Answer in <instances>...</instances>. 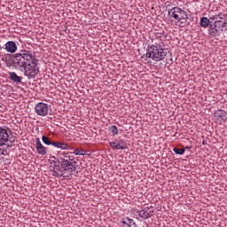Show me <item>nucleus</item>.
Listing matches in <instances>:
<instances>
[{"label":"nucleus","mask_w":227,"mask_h":227,"mask_svg":"<svg viewBox=\"0 0 227 227\" xmlns=\"http://www.w3.org/2000/svg\"><path fill=\"white\" fill-rule=\"evenodd\" d=\"M167 56L166 43L160 39H155L147 48L146 58H150L153 61H163Z\"/></svg>","instance_id":"nucleus-1"},{"label":"nucleus","mask_w":227,"mask_h":227,"mask_svg":"<svg viewBox=\"0 0 227 227\" xmlns=\"http://www.w3.org/2000/svg\"><path fill=\"white\" fill-rule=\"evenodd\" d=\"M121 223L122 224V227H132L136 225V222H134V219L129 218V216H126L121 220Z\"/></svg>","instance_id":"nucleus-14"},{"label":"nucleus","mask_w":227,"mask_h":227,"mask_svg":"<svg viewBox=\"0 0 227 227\" xmlns=\"http://www.w3.org/2000/svg\"><path fill=\"white\" fill-rule=\"evenodd\" d=\"M24 76L27 79H35L40 74V67H38V59L35 57L27 66L24 67Z\"/></svg>","instance_id":"nucleus-5"},{"label":"nucleus","mask_w":227,"mask_h":227,"mask_svg":"<svg viewBox=\"0 0 227 227\" xmlns=\"http://www.w3.org/2000/svg\"><path fill=\"white\" fill-rule=\"evenodd\" d=\"M109 130L112 133V136H118V127L116 126H110Z\"/></svg>","instance_id":"nucleus-20"},{"label":"nucleus","mask_w":227,"mask_h":227,"mask_svg":"<svg viewBox=\"0 0 227 227\" xmlns=\"http://www.w3.org/2000/svg\"><path fill=\"white\" fill-rule=\"evenodd\" d=\"M209 20H219V15L215 14L209 17Z\"/></svg>","instance_id":"nucleus-25"},{"label":"nucleus","mask_w":227,"mask_h":227,"mask_svg":"<svg viewBox=\"0 0 227 227\" xmlns=\"http://www.w3.org/2000/svg\"><path fill=\"white\" fill-rule=\"evenodd\" d=\"M74 155H84V150L76 149L73 152Z\"/></svg>","instance_id":"nucleus-24"},{"label":"nucleus","mask_w":227,"mask_h":227,"mask_svg":"<svg viewBox=\"0 0 227 227\" xmlns=\"http://www.w3.org/2000/svg\"><path fill=\"white\" fill-rule=\"evenodd\" d=\"M202 145H207V142H206V141H203V142H202Z\"/></svg>","instance_id":"nucleus-28"},{"label":"nucleus","mask_w":227,"mask_h":227,"mask_svg":"<svg viewBox=\"0 0 227 227\" xmlns=\"http://www.w3.org/2000/svg\"><path fill=\"white\" fill-rule=\"evenodd\" d=\"M226 26L227 21L216 20L211 27V35H213V36H217L219 35V31H223V27H226Z\"/></svg>","instance_id":"nucleus-7"},{"label":"nucleus","mask_w":227,"mask_h":227,"mask_svg":"<svg viewBox=\"0 0 227 227\" xmlns=\"http://www.w3.org/2000/svg\"><path fill=\"white\" fill-rule=\"evenodd\" d=\"M35 148L39 155H47L48 149L47 147L43 146V145H42V142L38 137L35 139Z\"/></svg>","instance_id":"nucleus-12"},{"label":"nucleus","mask_w":227,"mask_h":227,"mask_svg":"<svg viewBox=\"0 0 227 227\" xmlns=\"http://www.w3.org/2000/svg\"><path fill=\"white\" fill-rule=\"evenodd\" d=\"M59 162L61 168L67 173V175H72L74 171H76L77 169V161H75L74 155H71L70 153H66L61 156L59 158Z\"/></svg>","instance_id":"nucleus-3"},{"label":"nucleus","mask_w":227,"mask_h":227,"mask_svg":"<svg viewBox=\"0 0 227 227\" xmlns=\"http://www.w3.org/2000/svg\"><path fill=\"white\" fill-rule=\"evenodd\" d=\"M191 148H192L191 146H186L185 150H191Z\"/></svg>","instance_id":"nucleus-26"},{"label":"nucleus","mask_w":227,"mask_h":227,"mask_svg":"<svg viewBox=\"0 0 227 227\" xmlns=\"http://www.w3.org/2000/svg\"><path fill=\"white\" fill-rule=\"evenodd\" d=\"M5 51L11 52V54H14V52H17V43L13 41L7 42L5 43Z\"/></svg>","instance_id":"nucleus-13"},{"label":"nucleus","mask_w":227,"mask_h":227,"mask_svg":"<svg viewBox=\"0 0 227 227\" xmlns=\"http://www.w3.org/2000/svg\"><path fill=\"white\" fill-rule=\"evenodd\" d=\"M52 146H54V148H59V150H68V145L63 142H53Z\"/></svg>","instance_id":"nucleus-17"},{"label":"nucleus","mask_w":227,"mask_h":227,"mask_svg":"<svg viewBox=\"0 0 227 227\" xmlns=\"http://www.w3.org/2000/svg\"><path fill=\"white\" fill-rule=\"evenodd\" d=\"M152 206L145 207L140 210V218L141 219H150V217H153V212H155Z\"/></svg>","instance_id":"nucleus-9"},{"label":"nucleus","mask_w":227,"mask_h":227,"mask_svg":"<svg viewBox=\"0 0 227 227\" xmlns=\"http://www.w3.org/2000/svg\"><path fill=\"white\" fill-rule=\"evenodd\" d=\"M3 149L0 148V155H3Z\"/></svg>","instance_id":"nucleus-27"},{"label":"nucleus","mask_w":227,"mask_h":227,"mask_svg":"<svg viewBox=\"0 0 227 227\" xmlns=\"http://www.w3.org/2000/svg\"><path fill=\"white\" fill-rule=\"evenodd\" d=\"M200 24L201 27H208L209 26L210 29H212V27H213V22L210 21V20L207 17L200 18Z\"/></svg>","instance_id":"nucleus-16"},{"label":"nucleus","mask_w":227,"mask_h":227,"mask_svg":"<svg viewBox=\"0 0 227 227\" xmlns=\"http://www.w3.org/2000/svg\"><path fill=\"white\" fill-rule=\"evenodd\" d=\"M42 140H43V143H44V145H47L48 146H52V141H51V139H49V137H46V136H43L42 137Z\"/></svg>","instance_id":"nucleus-19"},{"label":"nucleus","mask_w":227,"mask_h":227,"mask_svg":"<svg viewBox=\"0 0 227 227\" xmlns=\"http://www.w3.org/2000/svg\"><path fill=\"white\" fill-rule=\"evenodd\" d=\"M131 214L132 215H134V217H136L137 219H139V217H141V210H137V209H132L131 210Z\"/></svg>","instance_id":"nucleus-22"},{"label":"nucleus","mask_w":227,"mask_h":227,"mask_svg":"<svg viewBox=\"0 0 227 227\" xmlns=\"http://www.w3.org/2000/svg\"><path fill=\"white\" fill-rule=\"evenodd\" d=\"M173 152L176 153V155H184V153H185V149H184V148L178 149L176 147H174Z\"/></svg>","instance_id":"nucleus-21"},{"label":"nucleus","mask_w":227,"mask_h":227,"mask_svg":"<svg viewBox=\"0 0 227 227\" xmlns=\"http://www.w3.org/2000/svg\"><path fill=\"white\" fill-rule=\"evenodd\" d=\"M49 109H51V106L47 103L39 102L35 106V111L37 116H47L49 114Z\"/></svg>","instance_id":"nucleus-6"},{"label":"nucleus","mask_w":227,"mask_h":227,"mask_svg":"<svg viewBox=\"0 0 227 227\" xmlns=\"http://www.w3.org/2000/svg\"><path fill=\"white\" fill-rule=\"evenodd\" d=\"M215 116L220 123H226L227 121V112L224 110H217L215 112Z\"/></svg>","instance_id":"nucleus-11"},{"label":"nucleus","mask_w":227,"mask_h":227,"mask_svg":"<svg viewBox=\"0 0 227 227\" xmlns=\"http://www.w3.org/2000/svg\"><path fill=\"white\" fill-rule=\"evenodd\" d=\"M9 79L13 81L15 84L22 82V77L19 76L15 72H9Z\"/></svg>","instance_id":"nucleus-15"},{"label":"nucleus","mask_w":227,"mask_h":227,"mask_svg":"<svg viewBox=\"0 0 227 227\" xmlns=\"http://www.w3.org/2000/svg\"><path fill=\"white\" fill-rule=\"evenodd\" d=\"M218 19L219 20H223L227 22V13H223V12L218 13Z\"/></svg>","instance_id":"nucleus-23"},{"label":"nucleus","mask_w":227,"mask_h":227,"mask_svg":"<svg viewBox=\"0 0 227 227\" xmlns=\"http://www.w3.org/2000/svg\"><path fill=\"white\" fill-rule=\"evenodd\" d=\"M35 56L31 54V51L27 50H21L20 52L12 55V65L18 70H22L34 59Z\"/></svg>","instance_id":"nucleus-2"},{"label":"nucleus","mask_w":227,"mask_h":227,"mask_svg":"<svg viewBox=\"0 0 227 227\" xmlns=\"http://www.w3.org/2000/svg\"><path fill=\"white\" fill-rule=\"evenodd\" d=\"M168 15L169 19H174V20L180 22V24H185L187 22V19H189L187 12L184 11L180 7H173L168 10Z\"/></svg>","instance_id":"nucleus-4"},{"label":"nucleus","mask_w":227,"mask_h":227,"mask_svg":"<svg viewBox=\"0 0 227 227\" xmlns=\"http://www.w3.org/2000/svg\"><path fill=\"white\" fill-rule=\"evenodd\" d=\"M8 139H10L8 129H6V128L0 127V146H4Z\"/></svg>","instance_id":"nucleus-10"},{"label":"nucleus","mask_w":227,"mask_h":227,"mask_svg":"<svg viewBox=\"0 0 227 227\" xmlns=\"http://www.w3.org/2000/svg\"><path fill=\"white\" fill-rule=\"evenodd\" d=\"M109 145L113 150H127V141L123 139H115L113 142H109Z\"/></svg>","instance_id":"nucleus-8"},{"label":"nucleus","mask_w":227,"mask_h":227,"mask_svg":"<svg viewBox=\"0 0 227 227\" xmlns=\"http://www.w3.org/2000/svg\"><path fill=\"white\" fill-rule=\"evenodd\" d=\"M51 175L53 176H57L59 178H61V176H63V174L59 171V166H54L53 169L51 170Z\"/></svg>","instance_id":"nucleus-18"}]
</instances>
